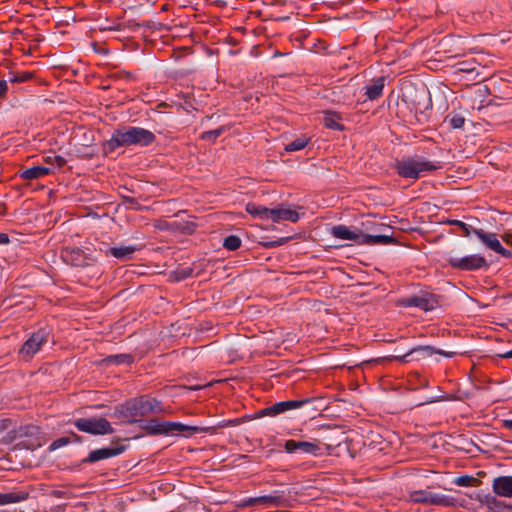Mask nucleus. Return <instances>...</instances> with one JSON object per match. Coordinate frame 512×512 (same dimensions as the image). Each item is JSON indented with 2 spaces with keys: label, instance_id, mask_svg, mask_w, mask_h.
<instances>
[{
  "label": "nucleus",
  "instance_id": "13d9d810",
  "mask_svg": "<svg viewBox=\"0 0 512 512\" xmlns=\"http://www.w3.org/2000/svg\"><path fill=\"white\" fill-rule=\"evenodd\" d=\"M10 419H0V434L9 429Z\"/></svg>",
  "mask_w": 512,
  "mask_h": 512
},
{
  "label": "nucleus",
  "instance_id": "e2e57ef3",
  "mask_svg": "<svg viewBox=\"0 0 512 512\" xmlns=\"http://www.w3.org/2000/svg\"><path fill=\"white\" fill-rule=\"evenodd\" d=\"M257 504H258L257 497L248 498V499L244 500V503H243L244 506H254Z\"/></svg>",
  "mask_w": 512,
  "mask_h": 512
},
{
  "label": "nucleus",
  "instance_id": "0e129e2a",
  "mask_svg": "<svg viewBox=\"0 0 512 512\" xmlns=\"http://www.w3.org/2000/svg\"><path fill=\"white\" fill-rule=\"evenodd\" d=\"M7 88V82L5 80H0V97L6 93Z\"/></svg>",
  "mask_w": 512,
  "mask_h": 512
},
{
  "label": "nucleus",
  "instance_id": "a18cd8bd",
  "mask_svg": "<svg viewBox=\"0 0 512 512\" xmlns=\"http://www.w3.org/2000/svg\"><path fill=\"white\" fill-rule=\"evenodd\" d=\"M71 443V438L70 437H60V438H57L55 439L49 446V450L50 451H54V450H57L61 447H64L66 446L67 444Z\"/></svg>",
  "mask_w": 512,
  "mask_h": 512
},
{
  "label": "nucleus",
  "instance_id": "09e8293b",
  "mask_svg": "<svg viewBox=\"0 0 512 512\" xmlns=\"http://www.w3.org/2000/svg\"><path fill=\"white\" fill-rule=\"evenodd\" d=\"M291 237H281L278 240L265 242L263 245L266 248H275L286 244Z\"/></svg>",
  "mask_w": 512,
  "mask_h": 512
},
{
  "label": "nucleus",
  "instance_id": "5fc2aeb1",
  "mask_svg": "<svg viewBox=\"0 0 512 512\" xmlns=\"http://www.w3.org/2000/svg\"><path fill=\"white\" fill-rule=\"evenodd\" d=\"M184 425L185 424H182L180 422H173L172 421V426H171V430H172V433L171 435H176L178 433H185L184 432Z\"/></svg>",
  "mask_w": 512,
  "mask_h": 512
},
{
  "label": "nucleus",
  "instance_id": "6e6d98bb",
  "mask_svg": "<svg viewBox=\"0 0 512 512\" xmlns=\"http://www.w3.org/2000/svg\"><path fill=\"white\" fill-rule=\"evenodd\" d=\"M495 252L500 254L501 256H503L505 258H511L512 257V251L509 250V249L504 248L501 243H500V245L498 246V248L496 249Z\"/></svg>",
  "mask_w": 512,
  "mask_h": 512
},
{
  "label": "nucleus",
  "instance_id": "774afa93",
  "mask_svg": "<svg viewBox=\"0 0 512 512\" xmlns=\"http://www.w3.org/2000/svg\"><path fill=\"white\" fill-rule=\"evenodd\" d=\"M503 427L512 430V419L503 420Z\"/></svg>",
  "mask_w": 512,
  "mask_h": 512
},
{
  "label": "nucleus",
  "instance_id": "7ed1b4c3",
  "mask_svg": "<svg viewBox=\"0 0 512 512\" xmlns=\"http://www.w3.org/2000/svg\"><path fill=\"white\" fill-rule=\"evenodd\" d=\"M359 231L362 234L359 245H387L396 242L392 227L377 221L373 216L362 219L359 223Z\"/></svg>",
  "mask_w": 512,
  "mask_h": 512
},
{
  "label": "nucleus",
  "instance_id": "aec40b11",
  "mask_svg": "<svg viewBox=\"0 0 512 512\" xmlns=\"http://www.w3.org/2000/svg\"><path fill=\"white\" fill-rule=\"evenodd\" d=\"M492 489L495 495L512 498V476H498L493 479Z\"/></svg>",
  "mask_w": 512,
  "mask_h": 512
},
{
  "label": "nucleus",
  "instance_id": "c756f323",
  "mask_svg": "<svg viewBox=\"0 0 512 512\" xmlns=\"http://www.w3.org/2000/svg\"><path fill=\"white\" fill-rule=\"evenodd\" d=\"M64 260L73 266H83V252L78 248H66L62 254Z\"/></svg>",
  "mask_w": 512,
  "mask_h": 512
},
{
  "label": "nucleus",
  "instance_id": "680f3d73",
  "mask_svg": "<svg viewBox=\"0 0 512 512\" xmlns=\"http://www.w3.org/2000/svg\"><path fill=\"white\" fill-rule=\"evenodd\" d=\"M10 243V238L7 233L0 232V245H7Z\"/></svg>",
  "mask_w": 512,
  "mask_h": 512
},
{
  "label": "nucleus",
  "instance_id": "20e7f679",
  "mask_svg": "<svg viewBox=\"0 0 512 512\" xmlns=\"http://www.w3.org/2000/svg\"><path fill=\"white\" fill-rule=\"evenodd\" d=\"M402 101L407 105L411 112H414L418 120L421 121L425 116L424 112L432 107L431 96L428 88L424 84L415 85L412 83L404 84L401 88Z\"/></svg>",
  "mask_w": 512,
  "mask_h": 512
},
{
  "label": "nucleus",
  "instance_id": "2f4dec72",
  "mask_svg": "<svg viewBox=\"0 0 512 512\" xmlns=\"http://www.w3.org/2000/svg\"><path fill=\"white\" fill-rule=\"evenodd\" d=\"M103 362L106 365H131L134 362V356L132 354L128 353H121V354H115V355H109L106 358L103 359Z\"/></svg>",
  "mask_w": 512,
  "mask_h": 512
},
{
  "label": "nucleus",
  "instance_id": "1a4fd4ad",
  "mask_svg": "<svg viewBox=\"0 0 512 512\" xmlns=\"http://www.w3.org/2000/svg\"><path fill=\"white\" fill-rule=\"evenodd\" d=\"M49 333L45 329H40L33 333L22 345L19 353L25 359L32 358L48 342Z\"/></svg>",
  "mask_w": 512,
  "mask_h": 512
},
{
  "label": "nucleus",
  "instance_id": "4be33fe9",
  "mask_svg": "<svg viewBox=\"0 0 512 512\" xmlns=\"http://www.w3.org/2000/svg\"><path fill=\"white\" fill-rule=\"evenodd\" d=\"M385 86V78L383 76H380L372 81V83L367 84L364 89L367 99L373 101L378 99L383 94V89Z\"/></svg>",
  "mask_w": 512,
  "mask_h": 512
},
{
  "label": "nucleus",
  "instance_id": "bb28decb",
  "mask_svg": "<svg viewBox=\"0 0 512 512\" xmlns=\"http://www.w3.org/2000/svg\"><path fill=\"white\" fill-rule=\"evenodd\" d=\"M473 494L450 487V506L466 507L473 500Z\"/></svg>",
  "mask_w": 512,
  "mask_h": 512
},
{
  "label": "nucleus",
  "instance_id": "ea45409f",
  "mask_svg": "<svg viewBox=\"0 0 512 512\" xmlns=\"http://www.w3.org/2000/svg\"><path fill=\"white\" fill-rule=\"evenodd\" d=\"M241 239L236 235H229L223 240V247L229 251H235L241 246Z\"/></svg>",
  "mask_w": 512,
  "mask_h": 512
},
{
  "label": "nucleus",
  "instance_id": "58836bf2",
  "mask_svg": "<svg viewBox=\"0 0 512 512\" xmlns=\"http://www.w3.org/2000/svg\"><path fill=\"white\" fill-rule=\"evenodd\" d=\"M226 130H227V128L225 126H221L217 129L209 130V131H205V132L201 133L200 138L204 141L215 142V140L218 137H220Z\"/></svg>",
  "mask_w": 512,
  "mask_h": 512
},
{
  "label": "nucleus",
  "instance_id": "f8f14e48",
  "mask_svg": "<svg viewBox=\"0 0 512 512\" xmlns=\"http://www.w3.org/2000/svg\"><path fill=\"white\" fill-rule=\"evenodd\" d=\"M284 449L287 453H294L295 451L300 450L302 453L315 457L324 455L323 448L318 442L296 441L290 439L285 441Z\"/></svg>",
  "mask_w": 512,
  "mask_h": 512
},
{
  "label": "nucleus",
  "instance_id": "f704fd0d",
  "mask_svg": "<svg viewBox=\"0 0 512 512\" xmlns=\"http://www.w3.org/2000/svg\"><path fill=\"white\" fill-rule=\"evenodd\" d=\"M450 482L459 487H478L481 481L472 475H461L450 480Z\"/></svg>",
  "mask_w": 512,
  "mask_h": 512
},
{
  "label": "nucleus",
  "instance_id": "b1692460",
  "mask_svg": "<svg viewBox=\"0 0 512 512\" xmlns=\"http://www.w3.org/2000/svg\"><path fill=\"white\" fill-rule=\"evenodd\" d=\"M235 424V421H221L216 426H208V427H201V426H192V425H184V432L183 435L186 437L192 436L194 434L198 433H207V434H214L217 427H224L227 425Z\"/></svg>",
  "mask_w": 512,
  "mask_h": 512
},
{
  "label": "nucleus",
  "instance_id": "f257e3e1",
  "mask_svg": "<svg viewBox=\"0 0 512 512\" xmlns=\"http://www.w3.org/2000/svg\"><path fill=\"white\" fill-rule=\"evenodd\" d=\"M155 140L156 136L150 130L136 126H123L115 129L110 139L103 143V150L108 154L120 147H145L151 145Z\"/></svg>",
  "mask_w": 512,
  "mask_h": 512
},
{
  "label": "nucleus",
  "instance_id": "cd10ccee",
  "mask_svg": "<svg viewBox=\"0 0 512 512\" xmlns=\"http://www.w3.org/2000/svg\"><path fill=\"white\" fill-rule=\"evenodd\" d=\"M51 173L50 167L33 166L20 171L19 176L25 180L39 179Z\"/></svg>",
  "mask_w": 512,
  "mask_h": 512
},
{
  "label": "nucleus",
  "instance_id": "e433bc0d",
  "mask_svg": "<svg viewBox=\"0 0 512 512\" xmlns=\"http://www.w3.org/2000/svg\"><path fill=\"white\" fill-rule=\"evenodd\" d=\"M309 142L310 138L306 137L305 135H302L286 144L285 150L287 152L300 151L303 150L308 145Z\"/></svg>",
  "mask_w": 512,
  "mask_h": 512
},
{
  "label": "nucleus",
  "instance_id": "2eb2a0df",
  "mask_svg": "<svg viewBox=\"0 0 512 512\" xmlns=\"http://www.w3.org/2000/svg\"><path fill=\"white\" fill-rule=\"evenodd\" d=\"M471 50V40L468 36L450 33V61L465 56L466 52Z\"/></svg>",
  "mask_w": 512,
  "mask_h": 512
},
{
  "label": "nucleus",
  "instance_id": "3c124183",
  "mask_svg": "<svg viewBox=\"0 0 512 512\" xmlns=\"http://www.w3.org/2000/svg\"><path fill=\"white\" fill-rule=\"evenodd\" d=\"M506 503L504 501H501L499 499H495L493 502V505L490 507L489 511L491 512H504L506 509Z\"/></svg>",
  "mask_w": 512,
  "mask_h": 512
},
{
  "label": "nucleus",
  "instance_id": "052dcab7",
  "mask_svg": "<svg viewBox=\"0 0 512 512\" xmlns=\"http://www.w3.org/2000/svg\"><path fill=\"white\" fill-rule=\"evenodd\" d=\"M495 357L503 358V359H512V349L508 351H504V353H496Z\"/></svg>",
  "mask_w": 512,
  "mask_h": 512
},
{
  "label": "nucleus",
  "instance_id": "423d86ee",
  "mask_svg": "<svg viewBox=\"0 0 512 512\" xmlns=\"http://www.w3.org/2000/svg\"><path fill=\"white\" fill-rule=\"evenodd\" d=\"M75 427L91 435H106L114 433L110 422L103 417L79 418L74 421Z\"/></svg>",
  "mask_w": 512,
  "mask_h": 512
},
{
  "label": "nucleus",
  "instance_id": "4d7b16f0",
  "mask_svg": "<svg viewBox=\"0 0 512 512\" xmlns=\"http://www.w3.org/2000/svg\"><path fill=\"white\" fill-rule=\"evenodd\" d=\"M450 292H454L455 294L462 296L464 298H470V296L466 292L462 291L455 284L452 283H450Z\"/></svg>",
  "mask_w": 512,
  "mask_h": 512
},
{
  "label": "nucleus",
  "instance_id": "de8ad7c7",
  "mask_svg": "<svg viewBox=\"0 0 512 512\" xmlns=\"http://www.w3.org/2000/svg\"><path fill=\"white\" fill-rule=\"evenodd\" d=\"M452 348L453 350L450 351V358L454 357L455 355L467 356L471 352L467 346H453Z\"/></svg>",
  "mask_w": 512,
  "mask_h": 512
},
{
  "label": "nucleus",
  "instance_id": "412c9836",
  "mask_svg": "<svg viewBox=\"0 0 512 512\" xmlns=\"http://www.w3.org/2000/svg\"><path fill=\"white\" fill-rule=\"evenodd\" d=\"M399 305L406 308L417 307L425 311L433 308L428 298L417 295L402 298L399 300Z\"/></svg>",
  "mask_w": 512,
  "mask_h": 512
},
{
  "label": "nucleus",
  "instance_id": "f3484780",
  "mask_svg": "<svg viewBox=\"0 0 512 512\" xmlns=\"http://www.w3.org/2000/svg\"><path fill=\"white\" fill-rule=\"evenodd\" d=\"M299 219L300 214L294 209L286 208L284 206L269 208L268 220H272L273 222H279L284 220L296 223Z\"/></svg>",
  "mask_w": 512,
  "mask_h": 512
},
{
  "label": "nucleus",
  "instance_id": "c85d7f7f",
  "mask_svg": "<svg viewBox=\"0 0 512 512\" xmlns=\"http://www.w3.org/2000/svg\"><path fill=\"white\" fill-rule=\"evenodd\" d=\"M29 493L22 490H13L5 493H0V505L11 503H18L28 498Z\"/></svg>",
  "mask_w": 512,
  "mask_h": 512
},
{
  "label": "nucleus",
  "instance_id": "8fccbe9b",
  "mask_svg": "<svg viewBox=\"0 0 512 512\" xmlns=\"http://www.w3.org/2000/svg\"><path fill=\"white\" fill-rule=\"evenodd\" d=\"M446 66L445 61L441 58H434L428 61V67L433 70L442 69Z\"/></svg>",
  "mask_w": 512,
  "mask_h": 512
},
{
  "label": "nucleus",
  "instance_id": "72a5a7b5",
  "mask_svg": "<svg viewBox=\"0 0 512 512\" xmlns=\"http://www.w3.org/2000/svg\"><path fill=\"white\" fill-rule=\"evenodd\" d=\"M246 211L250 215L257 217L261 220H268L269 218V208L258 205L256 203L249 202L246 204Z\"/></svg>",
  "mask_w": 512,
  "mask_h": 512
},
{
  "label": "nucleus",
  "instance_id": "393cba45",
  "mask_svg": "<svg viewBox=\"0 0 512 512\" xmlns=\"http://www.w3.org/2000/svg\"><path fill=\"white\" fill-rule=\"evenodd\" d=\"M137 250L136 245H127L120 247H110L105 251L106 256H113L119 260L131 259L135 251Z\"/></svg>",
  "mask_w": 512,
  "mask_h": 512
},
{
  "label": "nucleus",
  "instance_id": "a878e982",
  "mask_svg": "<svg viewBox=\"0 0 512 512\" xmlns=\"http://www.w3.org/2000/svg\"><path fill=\"white\" fill-rule=\"evenodd\" d=\"M450 439L453 440L450 443L456 450L464 451L466 453H470L472 451V447L475 446L472 439L468 438L464 434H456V432H450Z\"/></svg>",
  "mask_w": 512,
  "mask_h": 512
},
{
  "label": "nucleus",
  "instance_id": "4468645a",
  "mask_svg": "<svg viewBox=\"0 0 512 512\" xmlns=\"http://www.w3.org/2000/svg\"><path fill=\"white\" fill-rule=\"evenodd\" d=\"M126 450L125 445H116L92 450L88 456L82 459V463H95L100 460L116 457Z\"/></svg>",
  "mask_w": 512,
  "mask_h": 512
},
{
  "label": "nucleus",
  "instance_id": "a211bd4d",
  "mask_svg": "<svg viewBox=\"0 0 512 512\" xmlns=\"http://www.w3.org/2000/svg\"><path fill=\"white\" fill-rule=\"evenodd\" d=\"M331 235L341 240H351L358 245L360 238L362 237V234H360L359 231V225L353 226V229L342 224L333 226L331 229Z\"/></svg>",
  "mask_w": 512,
  "mask_h": 512
},
{
  "label": "nucleus",
  "instance_id": "4c0bfd02",
  "mask_svg": "<svg viewBox=\"0 0 512 512\" xmlns=\"http://www.w3.org/2000/svg\"><path fill=\"white\" fill-rule=\"evenodd\" d=\"M497 495H492L490 493H484L483 491L474 492L473 499L481 503L482 505L486 506V508L489 510L490 507L493 505V502Z\"/></svg>",
  "mask_w": 512,
  "mask_h": 512
},
{
  "label": "nucleus",
  "instance_id": "6e6552de",
  "mask_svg": "<svg viewBox=\"0 0 512 512\" xmlns=\"http://www.w3.org/2000/svg\"><path fill=\"white\" fill-rule=\"evenodd\" d=\"M312 399L306 398L301 400H287V401H280L273 405H270L258 412L260 417H275L279 414L285 413L290 410H295L303 407L304 405L311 403Z\"/></svg>",
  "mask_w": 512,
  "mask_h": 512
},
{
  "label": "nucleus",
  "instance_id": "dca6fc26",
  "mask_svg": "<svg viewBox=\"0 0 512 512\" xmlns=\"http://www.w3.org/2000/svg\"><path fill=\"white\" fill-rule=\"evenodd\" d=\"M450 92V113L463 111L464 114H468L469 110L473 108L470 97H466L462 89L454 91L450 87Z\"/></svg>",
  "mask_w": 512,
  "mask_h": 512
},
{
  "label": "nucleus",
  "instance_id": "bf43d9fd",
  "mask_svg": "<svg viewBox=\"0 0 512 512\" xmlns=\"http://www.w3.org/2000/svg\"><path fill=\"white\" fill-rule=\"evenodd\" d=\"M154 226H155V228H157L159 230H168L169 229V224L166 221H157Z\"/></svg>",
  "mask_w": 512,
  "mask_h": 512
},
{
  "label": "nucleus",
  "instance_id": "338daca9",
  "mask_svg": "<svg viewBox=\"0 0 512 512\" xmlns=\"http://www.w3.org/2000/svg\"><path fill=\"white\" fill-rule=\"evenodd\" d=\"M460 75L459 76H450V86L457 85V81H460Z\"/></svg>",
  "mask_w": 512,
  "mask_h": 512
},
{
  "label": "nucleus",
  "instance_id": "a19ab883",
  "mask_svg": "<svg viewBox=\"0 0 512 512\" xmlns=\"http://www.w3.org/2000/svg\"><path fill=\"white\" fill-rule=\"evenodd\" d=\"M258 504H262L266 507L276 506L280 503L281 497L278 495H263L257 497Z\"/></svg>",
  "mask_w": 512,
  "mask_h": 512
},
{
  "label": "nucleus",
  "instance_id": "9b49d317",
  "mask_svg": "<svg viewBox=\"0 0 512 512\" xmlns=\"http://www.w3.org/2000/svg\"><path fill=\"white\" fill-rule=\"evenodd\" d=\"M475 231H477V229L472 225L463 220L453 218L450 215V236H453L450 242L453 244L461 246L463 244L461 238L470 237L472 234H475Z\"/></svg>",
  "mask_w": 512,
  "mask_h": 512
},
{
  "label": "nucleus",
  "instance_id": "7c9ffc66",
  "mask_svg": "<svg viewBox=\"0 0 512 512\" xmlns=\"http://www.w3.org/2000/svg\"><path fill=\"white\" fill-rule=\"evenodd\" d=\"M475 235L483 242L487 248L493 250L494 252L500 245V241L497 239L495 233H488L483 229H477V231H475Z\"/></svg>",
  "mask_w": 512,
  "mask_h": 512
},
{
  "label": "nucleus",
  "instance_id": "37998d69",
  "mask_svg": "<svg viewBox=\"0 0 512 512\" xmlns=\"http://www.w3.org/2000/svg\"><path fill=\"white\" fill-rule=\"evenodd\" d=\"M43 160L45 163L57 168H62L67 163V160L61 155H48Z\"/></svg>",
  "mask_w": 512,
  "mask_h": 512
},
{
  "label": "nucleus",
  "instance_id": "79ce46f5",
  "mask_svg": "<svg viewBox=\"0 0 512 512\" xmlns=\"http://www.w3.org/2000/svg\"><path fill=\"white\" fill-rule=\"evenodd\" d=\"M453 116L450 118V126L455 129H460L465 124V117L467 114H464L463 111L452 113Z\"/></svg>",
  "mask_w": 512,
  "mask_h": 512
},
{
  "label": "nucleus",
  "instance_id": "39448f33",
  "mask_svg": "<svg viewBox=\"0 0 512 512\" xmlns=\"http://www.w3.org/2000/svg\"><path fill=\"white\" fill-rule=\"evenodd\" d=\"M399 176L408 179H418L424 172L436 170L437 166L419 155L407 156L395 164Z\"/></svg>",
  "mask_w": 512,
  "mask_h": 512
},
{
  "label": "nucleus",
  "instance_id": "473e14b6",
  "mask_svg": "<svg viewBox=\"0 0 512 512\" xmlns=\"http://www.w3.org/2000/svg\"><path fill=\"white\" fill-rule=\"evenodd\" d=\"M39 433V427L35 425H24L14 431L13 439L34 438L37 437Z\"/></svg>",
  "mask_w": 512,
  "mask_h": 512
},
{
  "label": "nucleus",
  "instance_id": "864d4df0",
  "mask_svg": "<svg viewBox=\"0 0 512 512\" xmlns=\"http://www.w3.org/2000/svg\"><path fill=\"white\" fill-rule=\"evenodd\" d=\"M124 202L126 204H128L130 206V208H132V209H135V210L141 209V205L139 204L137 199H135L133 197H124Z\"/></svg>",
  "mask_w": 512,
  "mask_h": 512
},
{
  "label": "nucleus",
  "instance_id": "c03bdc74",
  "mask_svg": "<svg viewBox=\"0 0 512 512\" xmlns=\"http://www.w3.org/2000/svg\"><path fill=\"white\" fill-rule=\"evenodd\" d=\"M472 176V170L469 168L458 167L455 170V174L450 173V179H453V182H456L455 179H469Z\"/></svg>",
  "mask_w": 512,
  "mask_h": 512
},
{
  "label": "nucleus",
  "instance_id": "603ef678",
  "mask_svg": "<svg viewBox=\"0 0 512 512\" xmlns=\"http://www.w3.org/2000/svg\"><path fill=\"white\" fill-rule=\"evenodd\" d=\"M468 396H469L468 392L458 389L456 392H450V401L463 400L464 398H467Z\"/></svg>",
  "mask_w": 512,
  "mask_h": 512
},
{
  "label": "nucleus",
  "instance_id": "6ab92c4d",
  "mask_svg": "<svg viewBox=\"0 0 512 512\" xmlns=\"http://www.w3.org/2000/svg\"><path fill=\"white\" fill-rule=\"evenodd\" d=\"M172 421H158L155 418L147 420L142 426L149 435H171Z\"/></svg>",
  "mask_w": 512,
  "mask_h": 512
},
{
  "label": "nucleus",
  "instance_id": "9d476101",
  "mask_svg": "<svg viewBox=\"0 0 512 512\" xmlns=\"http://www.w3.org/2000/svg\"><path fill=\"white\" fill-rule=\"evenodd\" d=\"M408 499L410 502L418 504L448 506L447 496L433 493L429 489L410 491Z\"/></svg>",
  "mask_w": 512,
  "mask_h": 512
},
{
  "label": "nucleus",
  "instance_id": "f03ea898",
  "mask_svg": "<svg viewBox=\"0 0 512 512\" xmlns=\"http://www.w3.org/2000/svg\"><path fill=\"white\" fill-rule=\"evenodd\" d=\"M165 409L161 401L148 395L132 398L117 406L114 415L124 419V422L132 424L138 422L137 417H145L149 414L164 413Z\"/></svg>",
  "mask_w": 512,
  "mask_h": 512
},
{
  "label": "nucleus",
  "instance_id": "c9c22d12",
  "mask_svg": "<svg viewBox=\"0 0 512 512\" xmlns=\"http://www.w3.org/2000/svg\"><path fill=\"white\" fill-rule=\"evenodd\" d=\"M340 119V116L335 112H325L324 125L329 129L343 131L344 126L339 122Z\"/></svg>",
  "mask_w": 512,
  "mask_h": 512
},
{
  "label": "nucleus",
  "instance_id": "0eeeda50",
  "mask_svg": "<svg viewBox=\"0 0 512 512\" xmlns=\"http://www.w3.org/2000/svg\"><path fill=\"white\" fill-rule=\"evenodd\" d=\"M450 267L462 271H475L479 269H488L490 263L485 257L479 254L464 256L462 258L450 259Z\"/></svg>",
  "mask_w": 512,
  "mask_h": 512
},
{
  "label": "nucleus",
  "instance_id": "ddd939ff",
  "mask_svg": "<svg viewBox=\"0 0 512 512\" xmlns=\"http://www.w3.org/2000/svg\"><path fill=\"white\" fill-rule=\"evenodd\" d=\"M434 352L436 351L430 346H417L402 355L388 356L386 359L389 361L395 360L400 363H409L431 356Z\"/></svg>",
  "mask_w": 512,
  "mask_h": 512
},
{
  "label": "nucleus",
  "instance_id": "69168bd1",
  "mask_svg": "<svg viewBox=\"0 0 512 512\" xmlns=\"http://www.w3.org/2000/svg\"><path fill=\"white\" fill-rule=\"evenodd\" d=\"M503 240L505 241L506 244L512 246V233L505 234Z\"/></svg>",
  "mask_w": 512,
  "mask_h": 512
},
{
  "label": "nucleus",
  "instance_id": "49530a36",
  "mask_svg": "<svg viewBox=\"0 0 512 512\" xmlns=\"http://www.w3.org/2000/svg\"><path fill=\"white\" fill-rule=\"evenodd\" d=\"M32 77H33V75L30 72H21V73L15 74L13 77H11L10 82L23 83V82L30 80Z\"/></svg>",
  "mask_w": 512,
  "mask_h": 512
},
{
  "label": "nucleus",
  "instance_id": "5701e85b",
  "mask_svg": "<svg viewBox=\"0 0 512 512\" xmlns=\"http://www.w3.org/2000/svg\"><path fill=\"white\" fill-rule=\"evenodd\" d=\"M475 70L476 61L474 59L450 62V76H459L461 73L471 74Z\"/></svg>",
  "mask_w": 512,
  "mask_h": 512
}]
</instances>
